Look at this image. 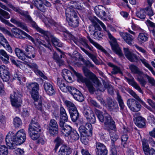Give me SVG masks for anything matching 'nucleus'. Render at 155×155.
<instances>
[{
    "label": "nucleus",
    "mask_w": 155,
    "mask_h": 155,
    "mask_svg": "<svg viewBox=\"0 0 155 155\" xmlns=\"http://www.w3.org/2000/svg\"><path fill=\"white\" fill-rule=\"evenodd\" d=\"M60 113L59 126L60 127H62L65 122L68 121V117L65 110L62 107L60 108Z\"/></svg>",
    "instance_id": "nucleus-19"
},
{
    "label": "nucleus",
    "mask_w": 155,
    "mask_h": 155,
    "mask_svg": "<svg viewBox=\"0 0 155 155\" xmlns=\"http://www.w3.org/2000/svg\"><path fill=\"white\" fill-rule=\"evenodd\" d=\"M50 23L54 25L56 27L58 30L59 31L66 33L68 35V36L71 39H73L74 37L70 32L68 31L66 29L62 27L60 24L57 23L55 22L52 21Z\"/></svg>",
    "instance_id": "nucleus-27"
},
{
    "label": "nucleus",
    "mask_w": 155,
    "mask_h": 155,
    "mask_svg": "<svg viewBox=\"0 0 155 155\" xmlns=\"http://www.w3.org/2000/svg\"><path fill=\"white\" fill-rule=\"evenodd\" d=\"M57 49L60 52L61 54L59 56L56 53L54 54V58L56 60V62L58 64L59 66H60L61 65L63 64L64 63L63 61L61 59L63 57V54L59 49L57 48Z\"/></svg>",
    "instance_id": "nucleus-39"
},
{
    "label": "nucleus",
    "mask_w": 155,
    "mask_h": 155,
    "mask_svg": "<svg viewBox=\"0 0 155 155\" xmlns=\"http://www.w3.org/2000/svg\"><path fill=\"white\" fill-rule=\"evenodd\" d=\"M83 113L86 117L87 121L89 123L94 124L96 122V118L93 112L91 110H84Z\"/></svg>",
    "instance_id": "nucleus-16"
},
{
    "label": "nucleus",
    "mask_w": 155,
    "mask_h": 155,
    "mask_svg": "<svg viewBox=\"0 0 155 155\" xmlns=\"http://www.w3.org/2000/svg\"><path fill=\"white\" fill-rule=\"evenodd\" d=\"M129 68L133 74H137L140 75L143 74V73L140 71L139 68L135 65L134 64H131L129 65Z\"/></svg>",
    "instance_id": "nucleus-42"
},
{
    "label": "nucleus",
    "mask_w": 155,
    "mask_h": 155,
    "mask_svg": "<svg viewBox=\"0 0 155 155\" xmlns=\"http://www.w3.org/2000/svg\"><path fill=\"white\" fill-rule=\"evenodd\" d=\"M63 72L64 73H65L66 74H67V75L64 74V76H63L65 80H68V81H69L70 82H71L72 81V78L70 77L68 75V74H71V72L68 71L67 69H64L63 71Z\"/></svg>",
    "instance_id": "nucleus-51"
},
{
    "label": "nucleus",
    "mask_w": 155,
    "mask_h": 155,
    "mask_svg": "<svg viewBox=\"0 0 155 155\" xmlns=\"http://www.w3.org/2000/svg\"><path fill=\"white\" fill-rule=\"evenodd\" d=\"M106 118L107 120H106V121L104 122V125L108 131H110V130H114L116 129V126L115 123L112 118L111 116L107 115Z\"/></svg>",
    "instance_id": "nucleus-20"
},
{
    "label": "nucleus",
    "mask_w": 155,
    "mask_h": 155,
    "mask_svg": "<svg viewBox=\"0 0 155 155\" xmlns=\"http://www.w3.org/2000/svg\"><path fill=\"white\" fill-rule=\"evenodd\" d=\"M148 5L149 6L146 7L144 10L147 14L149 16H151L153 15L154 13L151 7V5H150L149 4Z\"/></svg>",
    "instance_id": "nucleus-59"
},
{
    "label": "nucleus",
    "mask_w": 155,
    "mask_h": 155,
    "mask_svg": "<svg viewBox=\"0 0 155 155\" xmlns=\"http://www.w3.org/2000/svg\"><path fill=\"white\" fill-rule=\"evenodd\" d=\"M65 104L69 110L72 121L76 122L80 116L76 107L73 103L69 101H65Z\"/></svg>",
    "instance_id": "nucleus-7"
},
{
    "label": "nucleus",
    "mask_w": 155,
    "mask_h": 155,
    "mask_svg": "<svg viewBox=\"0 0 155 155\" xmlns=\"http://www.w3.org/2000/svg\"><path fill=\"white\" fill-rule=\"evenodd\" d=\"M97 79L98 81L97 83L95 84L94 83L93 81L91 82V85L95 88L94 87V86L96 87L97 89L101 91L104 92V91L105 88H107L108 93L111 94L113 95L114 94V91L113 90V87L109 83L106 82L105 81H103V84L104 85V87L102 85L101 83L100 80Z\"/></svg>",
    "instance_id": "nucleus-8"
},
{
    "label": "nucleus",
    "mask_w": 155,
    "mask_h": 155,
    "mask_svg": "<svg viewBox=\"0 0 155 155\" xmlns=\"http://www.w3.org/2000/svg\"><path fill=\"white\" fill-rule=\"evenodd\" d=\"M141 107V105L137 101L135 106L132 107L131 110L134 112H138L140 110Z\"/></svg>",
    "instance_id": "nucleus-64"
},
{
    "label": "nucleus",
    "mask_w": 155,
    "mask_h": 155,
    "mask_svg": "<svg viewBox=\"0 0 155 155\" xmlns=\"http://www.w3.org/2000/svg\"><path fill=\"white\" fill-rule=\"evenodd\" d=\"M25 19L30 26L36 29L38 32L41 33L45 31L38 26L36 23L33 21L29 14L25 17Z\"/></svg>",
    "instance_id": "nucleus-21"
},
{
    "label": "nucleus",
    "mask_w": 155,
    "mask_h": 155,
    "mask_svg": "<svg viewBox=\"0 0 155 155\" xmlns=\"http://www.w3.org/2000/svg\"><path fill=\"white\" fill-rule=\"evenodd\" d=\"M14 78H17L20 81H21V80L23 78V76L22 74L19 71H17L14 74Z\"/></svg>",
    "instance_id": "nucleus-62"
},
{
    "label": "nucleus",
    "mask_w": 155,
    "mask_h": 155,
    "mask_svg": "<svg viewBox=\"0 0 155 155\" xmlns=\"http://www.w3.org/2000/svg\"><path fill=\"white\" fill-rule=\"evenodd\" d=\"M108 36L110 39L109 42L112 50L119 56H122L123 54L121 50L119 47L115 38L109 32L108 33Z\"/></svg>",
    "instance_id": "nucleus-11"
},
{
    "label": "nucleus",
    "mask_w": 155,
    "mask_h": 155,
    "mask_svg": "<svg viewBox=\"0 0 155 155\" xmlns=\"http://www.w3.org/2000/svg\"><path fill=\"white\" fill-rule=\"evenodd\" d=\"M9 7L12 8L14 11L20 14L21 15L24 16L25 17L29 13L28 12L23 11L21 10L19 8L15 7L12 5H10Z\"/></svg>",
    "instance_id": "nucleus-40"
},
{
    "label": "nucleus",
    "mask_w": 155,
    "mask_h": 155,
    "mask_svg": "<svg viewBox=\"0 0 155 155\" xmlns=\"http://www.w3.org/2000/svg\"><path fill=\"white\" fill-rule=\"evenodd\" d=\"M11 21L12 23L16 24L18 26L20 27L26 31L28 32L29 31L26 24L21 21L17 18H12L11 19Z\"/></svg>",
    "instance_id": "nucleus-22"
},
{
    "label": "nucleus",
    "mask_w": 155,
    "mask_h": 155,
    "mask_svg": "<svg viewBox=\"0 0 155 155\" xmlns=\"http://www.w3.org/2000/svg\"><path fill=\"white\" fill-rule=\"evenodd\" d=\"M35 6L41 12H45L46 11L47 8L44 6V0H33Z\"/></svg>",
    "instance_id": "nucleus-25"
},
{
    "label": "nucleus",
    "mask_w": 155,
    "mask_h": 155,
    "mask_svg": "<svg viewBox=\"0 0 155 155\" xmlns=\"http://www.w3.org/2000/svg\"><path fill=\"white\" fill-rule=\"evenodd\" d=\"M8 70L5 65L0 66V75L4 81H7L9 79V72Z\"/></svg>",
    "instance_id": "nucleus-18"
},
{
    "label": "nucleus",
    "mask_w": 155,
    "mask_h": 155,
    "mask_svg": "<svg viewBox=\"0 0 155 155\" xmlns=\"http://www.w3.org/2000/svg\"><path fill=\"white\" fill-rule=\"evenodd\" d=\"M145 120L144 118L141 116L135 117L134 120L135 124L138 127L142 128L145 125Z\"/></svg>",
    "instance_id": "nucleus-35"
},
{
    "label": "nucleus",
    "mask_w": 155,
    "mask_h": 155,
    "mask_svg": "<svg viewBox=\"0 0 155 155\" xmlns=\"http://www.w3.org/2000/svg\"><path fill=\"white\" fill-rule=\"evenodd\" d=\"M136 14L137 17L141 19H144L146 16V13L144 9L137 11Z\"/></svg>",
    "instance_id": "nucleus-45"
},
{
    "label": "nucleus",
    "mask_w": 155,
    "mask_h": 155,
    "mask_svg": "<svg viewBox=\"0 0 155 155\" xmlns=\"http://www.w3.org/2000/svg\"><path fill=\"white\" fill-rule=\"evenodd\" d=\"M66 20L69 25L74 28L78 26L79 18L75 10L70 8H67L65 11Z\"/></svg>",
    "instance_id": "nucleus-4"
},
{
    "label": "nucleus",
    "mask_w": 155,
    "mask_h": 155,
    "mask_svg": "<svg viewBox=\"0 0 155 155\" xmlns=\"http://www.w3.org/2000/svg\"><path fill=\"white\" fill-rule=\"evenodd\" d=\"M49 32L48 31H44L43 32L41 33L43 34L44 35V37L45 38V40L47 42H45L44 41H40L39 42V44L40 45H42L44 46L45 47L48 48V49H51V45L50 43V38L49 36H47L46 35V33Z\"/></svg>",
    "instance_id": "nucleus-28"
},
{
    "label": "nucleus",
    "mask_w": 155,
    "mask_h": 155,
    "mask_svg": "<svg viewBox=\"0 0 155 155\" xmlns=\"http://www.w3.org/2000/svg\"><path fill=\"white\" fill-rule=\"evenodd\" d=\"M108 108L111 112H117L118 111L119 107L117 103L111 100L109 101L108 103Z\"/></svg>",
    "instance_id": "nucleus-32"
},
{
    "label": "nucleus",
    "mask_w": 155,
    "mask_h": 155,
    "mask_svg": "<svg viewBox=\"0 0 155 155\" xmlns=\"http://www.w3.org/2000/svg\"><path fill=\"white\" fill-rule=\"evenodd\" d=\"M128 83L130 84L131 85L136 89L140 93L142 94L143 93V92L141 90V88L138 85L137 82L135 81L134 78H133L132 79H130L129 81L128 82Z\"/></svg>",
    "instance_id": "nucleus-43"
},
{
    "label": "nucleus",
    "mask_w": 155,
    "mask_h": 155,
    "mask_svg": "<svg viewBox=\"0 0 155 155\" xmlns=\"http://www.w3.org/2000/svg\"><path fill=\"white\" fill-rule=\"evenodd\" d=\"M138 40L139 41L143 42L146 41L148 39V37L146 34L140 33L138 37Z\"/></svg>",
    "instance_id": "nucleus-47"
},
{
    "label": "nucleus",
    "mask_w": 155,
    "mask_h": 155,
    "mask_svg": "<svg viewBox=\"0 0 155 155\" xmlns=\"http://www.w3.org/2000/svg\"><path fill=\"white\" fill-rule=\"evenodd\" d=\"M144 75L147 78L149 83L152 86H155V80L153 78L149 76L146 74H144Z\"/></svg>",
    "instance_id": "nucleus-61"
},
{
    "label": "nucleus",
    "mask_w": 155,
    "mask_h": 155,
    "mask_svg": "<svg viewBox=\"0 0 155 155\" xmlns=\"http://www.w3.org/2000/svg\"><path fill=\"white\" fill-rule=\"evenodd\" d=\"M57 84L61 91H62L64 92H67L66 89V86H65L64 83L59 79H58Z\"/></svg>",
    "instance_id": "nucleus-50"
},
{
    "label": "nucleus",
    "mask_w": 155,
    "mask_h": 155,
    "mask_svg": "<svg viewBox=\"0 0 155 155\" xmlns=\"http://www.w3.org/2000/svg\"><path fill=\"white\" fill-rule=\"evenodd\" d=\"M107 64L110 67L113 68L111 72L112 74H116L119 73L121 75H123V73L120 67L114 65L111 62H108Z\"/></svg>",
    "instance_id": "nucleus-37"
},
{
    "label": "nucleus",
    "mask_w": 155,
    "mask_h": 155,
    "mask_svg": "<svg viewBox=\"0 0 155 155\" xmlns=\"http://www.w3.org/2000/svg\"><path fill=\"white\" fill-rule=\"evenodd\" d=\"M94 10L97 15L102 18L106 16V13L105 11V8L102 6H96Z\"/></svg>",
    "instance_id": "nucleus-26"
},
{
    "label": "nucleus",
    "mask_w": 155,
    "mask_h": 155,
    "mask_svg": "<svg viewBox=\"0 0 155 155\" xmlns=\"http://www.w3.org/2000/svg\"><path fill=\"white\" fill-rule=\"evenodd\" d=\"M27 90L34 100L36 107L40 111L42 110V103L41 98H39L38 90L39 85L37 83H31L26 85Z\"/></svg>",
    "instance_id": "nucleus-3"
},
{
    "label": "nucleus",
    "mask_w": 155,
    "mask_h": 155,
    "mask_svg": "<svg viewBox=\"0 0 155 155\" xmlns=\"http://www.w3.org/2000/svg\"><path fill=\"white\" fill-rule=\"evenodd\" d=\"M120 35L124 41L130 45H132V42L134 38L133 36L127 33L122 32L120 33Z\"/></svg>",
    "instance_id": "nucleus-31"
},
{
    "label": "nucleus",
    "mask_w": 155,
    "mask_h": 155,
    "mask_svg": "<svg viewBox=\"0 0 155 155\" xmlns=\"http://www.w3.org/2000/svg\"><path fill=\"white\" fill-rule=\"evenodd\" d=\"M89 19L91 21L92 23H93L94 22L98 23L104 29L106 30V28L104 24L99 20H98L97 18L94 16H90Z\"/></svg>",
    "instance_id": "nucleus-46"
},
{
    "label": "nucleus",
    "mask_w": 155,
    "mask_h": 155,
    "mask_svg": "<svg viewBox=\"0 0 155 155\" xmlns=\"http://www.w3.org/2000/svg\"><path fill=\"white\" fill-rule=\"evenodd\" d=\"M117 99L119 103L120 109L122 110H123L125 107V105L124 104L121 96L118 93H117Z\"/></svg>",
    "instance_id": "nucleus-49"
},
{
    "label": "nucleus",
    "mask_w": 155,
    "mask_h": 155,
    "mask_svg": "<svg viewBox=\"0 0 155 155\" xmlns=\"http://www.w3.org/2000/svg\"><path fill=\"white\" fill-rule=\"evenodd\" d=\"M32 120L29 126L28 133L30 137L33 140H37L39 137L38 132L41 131V127L38 123Z\"/></svg>",
    "instance_id": "nucleus-6"
},
{
    "label": "nucleus",
    "mask_w": 155,
    "mask_h": 155,
    "mask_svg": "<svg viewBox=\"0 0 155 155\" xmlns=\"http://www.w3.org/2000/svg\"><path fill=\"white\" fill-rule=\"evenodd\" d=\"M92 126L91 123H87L85 126H80L79 130L81 133V136L82 134L83 136H87V137L92 135Z\"/></svg>",
    "instance_id": "nucleus-12"
},
{
    "label": "nucleus",
    "mask_w": 155,
    "mask_h": 155,
    "mask_svg": "<svg viewBox=\"0 0 155 155\" xmlns=\"http://www.w3.org/2000/svg\"><path fill=\"white\" fill-rule=\"evenodd\" d=\"M73 96L74 98L78 101L82 102L84 100L82 94L78 90Z\"/></svg>",
    "instance_id": "nucleus-44"
},
{
    "label": "nucleus",
    "mask_w": 155,
    "mask_h": 155,
    "mask_svg": "<svg viewBox=\"0 0 155 155\" xmlns=\"http://www.w3.org/2000/svg\"><path fill=\"white\" fill-rule=\"evenodd\" d=\"M124 50L125 56L130 62L137 63L140 61L139 57L130 51L128 48H124Z\"/></svg>",
    "instance_id": "nucleus-15"
},
{
    "label": "nucleus",
    "mask_w": 155,
    "mask_h": 155,
    "mask_svg": "<svg viewBox=\"0 0 155 155\" xmlns=\"http://www.w3.org/2000/svg\"><path fill=\"white\" fill-rule=\"evenodd\" d=\"M70 135L71 138L73 140H78L80 137L77 131L74 129L71 132Z\"/></svg>",
    "instance_id": "nucleus-48"
},
{
    "label": "nucleus",
    "mask_w": 155,
    "mask_h": 155,
    "mask_svg": "<svg viewBox=\"0 0 155 155\" xmlns=\"http://www.w3.org/2000/svg\"><path fill=\"white\" fill-rule=\"evenodd\" d=\"M12 31L15 36L18 38H25L22 36L23 35L27 37L33 43L35 42L34 39L32 37L18 28H13Z\"/></svg>",
    "instance_id": "nucleus-13"
},
{
    "label": "nucleus",
    "mask_w": 155,
    "mask_h": 155,
    "mask_svg": "<svg viewBox=\"0 0 155 155\" xmlns=\"http://www.w3.org/2000/svg\"><path fill=\"white\" fill-rule=\"evenodd\" d=\"M3 46L5 48L6 50L9 53L12 54V53L13 51L12 50L7 41L4 43V44H3Z\"/></svg>",
    "instance_id": "nucleus-58"
},
{
    "label": "nucleus",
    "mask_w": 155,
    "mask_h": 155,
    "mask_svg": "<svg viewBox=\"0 0 155 155\" xmlns=\"http://www.w3.org/2000/svg\"><path fill=\"white\" fill-rule=\"evenodd\" d=\"M137 102V101L133 99H130L127 100V105L131 110L132 107L135 106Z\"/></svg>",
    "instance_id": "nucleus-53"
},
{
    "label": "nucleus",
    "mask_w": 155,
    "mask_h": 155,
    "mask_svg": "<svg viewBox=\"0 0 155 155\" xmlns=\"http://www.w3.org/2000/svg\"><path fill=\"white\" fill-rule=\"evenodd\" d=\"M13 124L16 127H19L22 124L21 119L18 117H16L14 119Z\"/></svg>",
    "instance_id": "nucleus-52"
},
{
    "label": "nucleus",
    "mask_w": 155,
    "mask_h": 155,
    "mask_svg": "<svg viewBox=\"0 0 155 155\" xmlns=\"http://www.w3.org/2000/svg\"><path fill=\"white\" fill-rule=\"evenodd\" d=\"M61 128L62 132L65 135L68 136L70 135L71 132L73 130L71 127L69 125H64L62 127H60Z\"/></svg>",
    "instance_id": "nucleus-41"
},
{
    "label": "nucleus",
    "mask_w": 155,
    "mask_h": 155,
    "mask_svg": "<svg viewBox=\"0 0 155 155\" xmlns=\"http://www.w3.org/2000/svg\"><path fill=\"white\" fill-rule=\"evenodd\" d=\"M80 41L85 48L89 49L91 51H92L91 48L87 44L88 41L87 40L84 38H82L80 39Z\"/></svg>",
    "instance_id": "nucleus-56"
},
{
    "label": "nucleus",
    "mask_w": 155,
    "mask_h": 155,
    "mask_svg": "<svg viewBox=\"0 0 155 155\" xmlns=\"http://www.w3.org/2000/svg\"><path fill=\"white\" fill-rule=\"evenodd\" d=\"M46 35L48 37H50V40H51L52 43L55 47L57 48V46L58 47L62 46V43L59 39L55 37L50 32L46 33Z\"/></svg>",
    "instance_id": "nucleus-23"
},
{
    "label": "nucleus",
    "mask_w": 155,
    "mask_h": 155,
    "mask_svg": "<svg viewBox=\"0 0 155 155\" xmlns=\"http://www.w3.org/2000/svg\"><path fill=\"white\" fill-rule=\"evenodd\" d=\"M44 87L46 92L48 95H52L55 94V91L53 87L50 83H45Z\"/></svg>",
    "instance_id": "nucleus-33"
},
{
    "label": "nucleus",
    "mask_w": 155,
    "mask_h": 155,
    "mask_svg": "<svg viewBox=\"0 0 155 155\" xmlns=\"http://www.w3.org/2000/svg\"><path fill=\"white\" fill-rule=\"evenodd\" d=\"M128 136L127 134H124L122 135L121 137L122 144L124 147H125V145L127 143L126 142L128 139Z\"/></svg>",
    "instance_id": "nucleus-63"
},
{
    "label": "nucleus",
    "mask_w": 155,
    "mask_h": 155,
    "mask_svg": "<svg viewBox=\"0 0 155 155\" xmlns=\"http://www.w3.org/2000/svg\"><path fill=\"white\" fill-rule=\"evenodd\" d=\"M66 90L67 92V91H68L72 95L77 92V91L78 90L77 89L74 87H72L70 86H67L66 87Z\"/></svg>",
    "instance_id": "nucleus-57"
},
{
    "label": "nucleus",
    "mask_w": 155,
    "mask_h": 155,
    "mask_svg": "<svg viewBox=\"0 0 155 155\" xmlns=\"http://www.w3.org/2000/svg\"><path fill=\"white\" fill-rule=\"evenodd\" d=\"M96 146V155H107L108 151L106 147L104 144L97 142Z\"/></svg>",
    "instance_id": "nucleus-17"
},
{
    "label": "nucleus",
    "mask_w": 155,
    "mask_h": 155,
    "mask_svg": "<svg viewBox=\"0 0 155 155\" xmlns=\"http://www.w3.org/2000/svg\"><path fill=\"white\" fill-rule=\"evenodd\" d=\"M95 112L99 121L102 123L104 122V124L106 121V120H107V118H106V116H107V115L109 116H110L109 114L107 113H104L103 115L102 112L97 109H95Z\"/></svg>",
    "instance_id": "nucleus-29"
},
{
    "label": "nucleus",
    "mask_w": 155,
    "mask_h": 155,
    "mask_svg": "<svg viewBox=\"0 0 155 155\" xmlns=\"http://www.w3.org/2000/svg\"><path fill=\"white\" fill-rule=\"evenodd\" d=\"M25 49V51L24 52L18 48L15 49V53L19 59L25 61L26 60L25 56L29 58L35 57L36 51L34 47L28 45L26 46Z\"/></svg>",
    "instance_id": "nucleus-5"
},
{
    "label": "nucleus",
    "mask_w": 155,
    "mask_h": 155,
    "mask_svg": "<svg viewBox=\"0 0 155 155\" xmlns=\"http://www.w3.org/2000/svg\"><path fill=\"white\" fill-rule=\"evenodd\" d=\"M130 94L134 97L137 100L140 102L143 105H144L145 103L133 91L130 90L129 92Z\"/></svg>",
    "instance_id": "nucleus-55"
},
{
    "label": "nucleus",
    "mask_w": 155,
    "mask_h": 155,
    "mask_svg": "<svg viewBox=\"0 0 155 155\" xmlns=\"http://www.w3.org/2000/svg\"><path fill=\"white\" fill-rule=\"evenodd\" d=\"M22 96L20 93L18 91H14L10 97L11 101L12 106L16 108L20 107L22 102L21 97Z\"/></svg>",
    "instance_id": "nucleus-10"
},
{
    "label": "nucleus",
    "mask_w": 155,
    "mask_h": 155,
    "mask_svg": "<svg viewBox=\"0 0 155 155\" xmlns=\"http://www.w3.org/2000/svg\"><path fill=\"white\" fill-rule=\"evenodd\" d=\"M143 149L145 155H149V153L151 150L149 148L148 141L145 139L142 140Z\"/></svg>",
    "instance_id": "nucleus-38"
},
{
    "label": "nucleus",
    "mask_w": 155,
    "mask_h": 155,
    "mask_svg": "<svg viewBox=\"0 0 155 155\" xmlns=\"http://www.w3.org/2000/svg\"><path fill=\"white\" fill-rule=\"evenodd\" d=\"M87 136H83L81 134V142L84 144L87 145L88 143L89 140Z\"/></svg>",
    "instance_id": "nucleus-60"
},
{
    "label": "nucleus",
    "mask_w": 155,
    "mask_h": 155,
    "mask_svg": "<svg viewBox=\"0 0 155 155\" xmlns=\"http://www.w3.org/2000/svg\"><path fill=\"white\" fill-rule=\"evenodd\" d=\"M71 153L70 148L65 145L62 146L58 152L59 155H69Z\"/></svg>",
    "instance_id": "nucleus-34"
},
{
    "label": "nucleus",
    "mask_w": 155,
    "mask_h": 155,
    "mask_svg": "<svg viewBox=\"0 0 155 155\" xmlns=\"http://www.w3.org/2000/svg\"><path fill=\"white\" fill-rule=\"evenodd\" d=\"M26 139L25 133L23 130H20L16 134L13 131H10L6 136L5 141L8 148L13 150L16 148L17 145L24 143Z\"/></svg>",
    "instance_id": "nucleus-2"
},
{
    "label": "nucleus",
    "mask_w": 155,
    "mask_h": 155,
    "mask_svg": "<svg viewBox=\"0 0 155 155\" xmlns=\"http://www.w3.org/2000/svg\"><path fill=\"white\" fill-rule=\"evenodd\" d=\"M0 58L4 64H6L9 62V55L4 50H0Z\"/></svg>",
    "instance_id": "nucleus-30"
},
{
    "label": "nucleus",
    "mask_w": 155,
    "mask_h": 155,
    "mask_svg": "<svg viewBox=\"0 0 155 155\" xmlns=\"http://www.w3.org/2000/svg\"><path fill=\"white\" fill-rule=\"evenodd\" d=\"M70 69L77 76L78 80L85 83L89 92L93 94L96 90L95 88L91 85V82L93 81L96 84L98 81L96 75L85 66L83 67L82 70L84 75L87 78H84L81 74L76 72L71 67H70Z\"/></svg>",
    "instance_id": "nucleus-1"
},
{
    "label": "nucleus",
    "mask_w": 155,
    "mask_h": 155,
    "mask_svg": "<svg viewBox=\"0 0 155 155\" xmlns=\"http://www.w3.org/2000/svg\"><path fill=\"white\" fill-rule=\"evenodd\" d=\"M8 148L5 145L0 146V155H7Z\"/></svg>",
    "instance_id": "nucleus-54"
},
{
    "label": "nucleus",
    "mask_w": 155,
    "mask_h": 155,
    "mask_svg": "<svg viewBox=\"0 0 155 155\" xmlns=\"http://www.w3.org/2000/svg\"><path fill=\"white\" fill-rule=\"evenodd\" d=\"M58 127L56 121L54 119L51 120L48 130L49 133L53 136H55L58 133Z\"/></svg>",
    "instance_id": "nucleus-14"
},
{
    "label": "nucleus",
    "mask_w": 155,
    "mask_h": 155,
    "mask_svg": "<svg viewBox=\"0 0 155 155\" xmlns=\"http://www.w3.org/2000/svg\"><path fill=\"white\" fill-rule=\"evenodd\" d=\"M92 25L91 29L90 30L91 33H92L94 38L100 40L101 39L104 35L103 31H101V28L97 23L94 22L92 23Z\"/></svg>",
    "instance_id": "nucleus-9"
},
{
    "label": "nucleus",
    "mask_w": 155,
    "mask_h": 155,
    "mask_svg": "<svg viewBox=\"0 0 155 155\" xmlns=\"http://www.w3.org/2000/svg\"><path fill=\"white\" fill-rule=\"evenodd\" d=\"M28 66L31 68L33 69L36 74L39 75L44 79H47V77L42 72L38 69V66L36 64L30 63L28 64Z\"/></svg>",
    "instance_id": "nucleus-24"
},
{
    "label": "nucleus",
    "mask_w": 155,
    "mask_h": 155,
    "mask_svg": "<svg viewBox=\"0 0 155 155\" xmlns=\"http://www.w3.org/2000/svg\"><path fill=\"white\" fill-rule=\"evenodd\" d=\"M80 48L82 51L84 52L96 64H99L100 62L97 59V57L95 55L89 53L82 47H80Z\"/></svg>",
    "instance_id": "nucleus-36"
}]
</instances>
